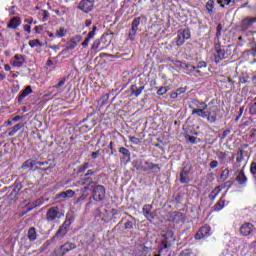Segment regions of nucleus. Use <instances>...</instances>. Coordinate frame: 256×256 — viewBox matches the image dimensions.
Segmentation results:
<instances>
[{"label":"nucleus","mask_w":256,"mask_h":256,"mask_svg":"<svg viewBox=\"0 0 256 256\" xmlns=\"http://www.w3.org/2000/svg\"><path fill=\"white\" fill-rule=\"evenodd\" d=\"M223 31V24H218L216 27V36L214 38V49L215 52L213 54L214 63H221L224 59H227L229 55H231V50L225 48V46H221V32Z\"/></svg>","instance_id":"obj_1"},{"label":"nucleus","mask_w":256,"mask_h":256,"mask_svg":"<svg viewBox=\"0 0 256 256\" xmlns=\"http://www.w3.org/2000/svg\"><path fill=\"white\" fill-rule=\"evenodd\" d=\"M106 195L107 190L105 189V186L96 184L92 189V195L89 197V202L86 204V207H91L93 201H95V203H103Z\"/></svg>","instance_id":"obj_2"},{"label":"nucleus","mask_w":256,"mask_h":256,"mask_svg":"<svg viewBox=\"0 0 256 256\" xmlns=\"http://www.w3.org/2000/svg\"><path fill=\"white\" fill-rule=\"evenodd\" d=\"M172 63L176 67V69H179L180 71H187L186 74L190 75V77H197L199 73H201L200 70H197V67L185 63L181 60H174L172 61Z\"/></svg>","instance_id":"obj_3"},{"label":"nucleus","mask_w":256,"mask_h":256,"mask_svg":"<svg viewBox=\"0 0 256 256\" xmlns=\"http://www.w3.org/2000/svg\"><path fill=\"white\" fill-rule=\"evenodd\" d=\"M192 105H194V109H192V115H196L197 117H201L202 119H207V108L208 105L206 102L199 101L197 99L192 100Z\"/></svg>","instance_id":"obj_4"},{"label":"nucleus","mask_w":256,"mask_h":256,"mask_svg":"<svg viewBox=\"0 0 256 256\" xmlns=\"http://www.w3.org/2000/svg\"><path fill=\"white\" fill-rule=\"evenodd\" d=\"M164 239L160 243L159 249H158V254L154 256H161L162 252L165 251L166 249H171L172 244L171 241H175V235L173 234V231L168 230L164 235Z\"/></svg>","instance_id":"obj_5"},{"label":"nucleus","mask_w":256,"mask_h":256,"mask_svg":"<svg viewBox=\"0 0 256 256\" xmlns=\"http://www.w3.org/2000/svg\"><path fill=\"white\" fill-rule=\"evenodd\" d=\"M95 173H97V170H87L83 177L75 182V187H83L87 185V183H97V181L93 180V175H95Z\"/></svg>","instance_id":"obj_6"},{"label":"nucleus","mask_w":256,"mask_h":256,"mask_svg":"<svg viewBox=\"0 0 256 256\" xmlns=\"http://www.w3.org/2000/svg\"><path fill=\"white\" fill-rule=\"evenodd\" d=\"M74 249H77V244L71 241H67L61 245L59 249L54 251L53 256H65L67 253H69V251H73Z\"/></svg>","instance_id":"obj_7"},{"label":"nucleus","mask_w":256,"mask_h":256,"mask_svg":"<svg viewBox=\"0 0 256 256\" xmlns=\"http://www.w3.org/2000/svg\"><path fill=\"white\" fill-rule=\"evenodd\" d=\"M57 219H61L59 206L50 207L46 212V221H48V223H55Z\"/></svg>","instance_id":"obj_8"},{"label":"nucleus","mask_w":256,"mask_h":256,"mask_svg":"<svg viewBox=\"0 0 256 256\" xmlns=\"http://www.w3.org/2000/svg\"><path fill=\"white\" fill-rule=\"evenodd\" d=\"M191 169H193V166L189 165V163H183V167L180 172V183H191V177H189Z\"/></svg>","instance_id":"obj_9"},{"label":"nucleus","mask_w":256,"mask_h":256,"mask_svg":"<svg viewBox=\"0 0 256 256\" xmlns=\"http://www.w3.org/2000/svg\"><path fill=\"white\" fill-rule=\"evenodd\" d=\"M209 237H211V226H209V224L200 227L194 235L196 241H201L202 239H207Z\"/></svg>","instance_id":"obj_10"},{"label":"nucleus","mask_w":256,"mask_h":256,"mask_svg":"<svg viewBox=\"0 0 256 256\" xmlns=\"http://www.w3.org/2000/svg\"><path fill=\"white\" fill-rule=\"evenodd\" d=\"M141 170L149 171V173H154V175L161 173V167L159 164H153V162L147 160L141 162Z\"/></svg>","instance_id":"obj_11"},{"label":"nucleus","mask_w":256,"mask_h":256,"mask_svg":"<svg viewBox=\"0 0 256 256\" xmlns=\"http://www.w3.org/2000/svg\"><path fill=\"white\" fill-rule=\"evenodd\" d=\"M93 7H95V2L91 0H82L78 5V9L83 11V13H91V11H93Z\"/></svg>","instance_id":"obj_12"},{"label":"nucleus","mask_w":256,"mask_h":256,"mask_svg":"<svg viewBox=\"0 0 256 256\" xmlns=\"http://www.w3.org/2000/svg\"><path fill=\"white\" fill-rule=\"evenodd\" d=\"M217 113H219V108H217V106L207 108L206 119H207L208 123H215V121H217Z\"/></svg>","instance_id":"obj_13"},{"label":"nucleus","mask_w":256,"mask_h":256,"mask_svg":"<svg viewBox=\"0 0 256 256\" xmlns=\"http://www.w3.org/2000/svg\"><path fill=\"white\" fill-rule=\"evenodd\" d=\"M254 23H256V17H249V16L245 17L240 22L241 31H247V29H251Z\"/></svg>","instance_id":"obj_14"},{"label":"nucleus","mask_w":256,"mask_h":256,"mask_svg":"<svg viewBox=\"0 0 256 256\" xmlns=\"http://www.w3.org/2000/svg\"><path fill=\"white\" fill-rule=\"evenodd\" d=\"M13 61L11 62L12 67H15L17 69H21L25 63H27V60L25 58V55L22 54H15L13 56Z\"/></svg>","instance_id":"obj_15"},{"label":"nucleus","mask_w":256,"mask_h":256,"mask_svg":"<svg viewBox=\"0 0 256 256\" xmlns=\"http://www.w3.org/2000/svg\"><path fill=\"white\" fill-rule=\"evenodd\" d=\"M83 40V36L81 35H76L72 37L67 43H66V51H73L77 45L81 43Z\"/></svg>","instance_id":"obj_16"},{"label":"nucleus","mask_w":256,"mask_h":256,"mask_svg":"<svg viewBox=\"0 0 256 256\" xmlns=\"http://www.w3.org/2000/svg\"><path fill=\"white\" fill-rule=\"evenodd\" d=\"M253 229H255L253 223L246 222L240 226V235H242V237H248V235L253 233Z\"/></svg>","instance_id":"obj_17"},{"label":"nucleus","mask_w":256,"mask_h":256,"mask_svg":"<svg viewBox=\"0 0 256 256\" xmlns=\"http://www.w3.org/2000/svg\"><path fill=\"white\" fill-rule=\"evenodd\" d=\"M225 197H227V193H223L217 203L213 206L214 213H219V211H222L225 208V205H229V202L225 200Z\"/></svg>","instance_id":"obj_18"},{"label":"nucleus","mask_w":256,"mask_h":256,"mask_svg":"<svg viewBox=\"0 0 256 256\" xmlns=\"http://www.w3.org/2000/svg\"><path fill=\"white\" fill-rule=\"evenodd\" d=\"M186 217L185 214H183V212H173L170 215V219L169 221H171L172 223H185Z\"/></svg>","instance_id":"obj_19"},{"label":"nucleus","mask_w":256,"mask_h":256,"mask_svg":"<svg viewBox=\"0 0 256 256\" xmlns=\"http://www.w3.org/2000/svg\"><path fill=\"white\" fill-rule=\"evenodd\" d=\"M118 152L122 155L121 161L124 163H131V151L125 147H120L118 149Z\"/></svg>","instance_id":"obj_20"},{"label":"nucleus","mask_w":256,"mask_h":256,"mask_svg":"<svg viewBox=\"0 0 256 256\" xmlns=\"http://www.w3.org/2000/svg\"><path fill=\"white\" fill-rule=\"evenodd\" d=\"M96 33H97V26H93L92 31L88 33L87 37L84 39V41L81 44L83 49H87V47H89V43L91 42V39L95 38Z\"/></svg>","instance_id":"obj_21"},{"label":"nucleus","mask_w":256,"mask_h":256,"mask_svg":"<svg viewBox=\"0 0 256 256\" xmlns=\"http://www.w3.org/2000/svg\"><path fill=\"white\" fill-rule=\"evenodd\" d=\"M152 209H153V206L151 204H145L142 208V213L148 221H153V219H155V216L151 212Z\"/></svg>","instance_id":"obj_22"},{"label":"nucleus","mask_w":256,"mask_h":256,"mask_svg":"<svg viewBox=\"0 0 256 256\" xmlns=\"http://www.w3.org/2000/svg\"><path fill=\"white\" fill-rule=\"evenodd\" d=\"M20 26H21V17L19 16L12 17L7 24V28L13 29V30L17 29Z\"/></svg>","instance_id":"obj_23"},{"label":"nucleus","mask_w":256,"mask_h":256,"mask_svg":"<svg viewBox=\"0 0 256 256\" xmlns=\"http://www.w3.org/2000/svg\"><path fill=\"white\" fill-rule=\"evenodd\" d=\"M41 205H43V199H38L35 202H33L32 204H28L26 207V210L22 211V215H27V213H29V211H33V209H35L37 207H41Z\"/></svg>","instance_id":"obj_24"},{"label":"nucleus","mask_w":256,"mask_h":256,"mask_svg":"<svg viewBox=\"0 0 256 256\" xmlns=\"http://www.w3.org/2000/svg\"><path fill=\"white\" fill-rule=\"evenodd\" d=\"M33 93V88L31 86H26L25 89L18 95V103H21L25 97H29Z\"/></svg>","instance_id":"obj_25"},{"label":"nucleus","mask_w":256,"mask_h":256,"mask_svg":"<svg viewBox=\"0 0 256 256\" xmlns=\"http://www.w3.org/2000/svg\"><path fill=\"white\" fill-rule=\"evenodd\" d=\"M24 127V123H18L14 125L12 128H9L8 137H13L14 135L17 134L18 131H20V129H23Z\"/></svg>","instance_id":"obj_26"},{"label":"nucleus","mask_w":256,"mask_h":256,"mask_svg":"<svg viewBox=\"0 0 256 256\" xmlns=\"http://www.w3.org/2000/svg\"><path fill=\"white\" fill-rule=\"evenodd\" d=\"M236 181L238 185H245L247 183V176L245 175V170H240L238 175L236 176Z\"/></svg>","instance_id":"obj_27"},{"label":"nucleus","mask_w":256,"mask_h":256,"mask_svg":"<svg viewBox=\"0 0 256 256\" xmlns=\"http://www.w3.org/2000/svg\"><path fill=\"white\" fill-rule=\"evenodd\" d=\"M149 247L145 246V244H140L137 247V255L138 256H147L149 255Z\"/></svg>","instance_id":"obj_28"},{"label":"nucleus","mask_w":256,"mask_h":256,"mask_svg":"<svg viewBox=\"0 0 256 256\" xmlns=\"http://www.w3.org/2000/svg\"><path fill=\"white\" fill-rule=\"evenodd\" d=\"M23 30L28 33V35H31V25H33V18H28L24 20Z\"/></svg>","instance_id":"obj_29"},{"label":"nucleus","mask_w":256,"mask_h":256,"mask_svg":"<svg viewBox=\"0 0 256 256\" xmlns=\"http://www.w3.org/2000/svg\"><path fill=\"white\" fill-rule=\"evenodd\" d=\"M145 90V86L137 87V85L131 86V93L132 95H135V97H139L141 93Z\"/></svg>","instance_id":"obj_30"},{"label":"nucleus","mask_w":256,"mask_h":256,"mask_svg":"<svg viewBox=\"0 0 256 256\" xmlns=\"http://www.w3.org/2000/svg\"><path fill=\"white\" fill-rule=\"evenodd\" d=\"M73 223V216H67L63 224L61 225L62 228H64L66 231L69 232V229H71V224Z\"/></svg>","instance_id":"obj_31"},{"label":"nucleus","mask_w":256,"mask_h":256,"mask_svg":"<svg viewBox=\"0 0 256 256\" xmlns=\"http://www.w3.org/2000/svg\"><path fill=\"white\" fill-rule=\"evenodd\" d=\"M111 213H112L111 221H113V223H117V221L121 219V212L115 208H112Z\"/></svg>","instance_id":"obj_32"},{"label":"nucleus","mask_w":256,"mask_h":256,"mask_svg":"<svg viewBox=\"0 0 256 256\" xmlns=\"http://www.w3.org/2000/svg\"><path fill=\"white\" fill-rule=\"evenodd\" d=\"M97 185V182H90L84 185L80 189L81 193H87V191H93L94 187Z\"/></svg>","instance_id":"obj_33"},{"label":"nucleus","mask_w":256,"mask_h":256,"mask_svg":"<svg viewBox=\"0 0 256 256\" xmlns=\"http://www.w3.org/2000/svg\"><path fill=\"white\" fill-rule=\"evenodd\" d=\"M45 165H49V161H37L36 169H40V171H49L51 169V166L45 167Z\"/></svg>","instance_id":"obj_34"},{"label":"nucleus","mask_w":256,"mask_h":256,"mask_svg":"<svg viewBox=\"0 0 256 256\" xmlns=\"http://www.w3.org/2000/svg\"><path fill=\"white\" fill-rule=\"evenodd\" d=\"M219 193H221V188H217V186L210 192L208 199L210 201H213L214 199H217Z\"/></svg>","instance_id":"obj_35"},{"label":"nucleus","mask_w":256,"mask_h":256,"mask_svg":"<svg viewBox=\"0 0 256 256\" xmlns=\"http://www.w3.org/2000/svg\"><path fill=\"white\" fill-rule=\"evenodd\" d=\"M28 45L31 47V49H35V47H43V42H41L39 39H34L30 40Z\"/></svg>","instance_id":"obj_36"},{"label":"nucleus","mask_w":256,"mask_h":256,"mask_svg":"<svg viewBox=\"0 0 256 256\" xmlns=\"http://www.w3.org/2000/svg\"><path fill=\"white\" fill-rule=\"evenodd\" d=\"M213 9H215V1L208 0L206 3V10L210 15H213Z\"/></svg>","instance_id":"obj_37"},{"label":"nucleus","mask_w":256,"mask_h":256,"mask_svg":"<svg viewBox=\"0 0 256 256\" xmlns=\"http://www.w3.org/2000/svg\"><path fill=\"white\" fill-rule=\"evenodd\" d=\"M139 25H141V17H136L133 19L131 23V29H134L135 31H139Z\"/></svg>","instance_id":"obj_38"},{"label":"nucleus","mask_w":256,"mask_h":256,"mask_svg":"<svg viewBox=\"0 0 256 256\" xmlns=\"http://www.w3.org/2000/svg\"><path fill=\"white\" fill-rule=\"evenodd\" d=\"M59 197H62V199H67V197H75V191L73 190H66L64 192H61L59 194Z\"/></svg>","instance_id":"obj_39"},{"label":"nucleus","mask_w":256,"mask_h":256,"mask_svg":"<svg viewBox=\"0 0 256 256\" xmlns=\"http://www.w3.org/2000/svg\"><path fill=\"white\" fill-rule=\"evenodd\" d=\"M28 239L29 241H35L37 239V231L35 228L32 227L28 230Z\"/></svg>","instance_id":"obj_40"},{"label":"nucleus","mask_w":256,"mask_h":256,"mask_svg":"<svg viewBox=\"0 0 256 256\" xmlns=\"http://www.w3.org/2000/svg\"><path fill=\"white\" fill-rule=\"evenodd\" d=\"M89 167H91V164L89 162H85L77 168V174L81 175V173H84L87 169H89Z\"/></svg>","instance_id":"obj_41"},{"label":"nucleus","mask_w":256,"mask_h":256,"mask_svg":"<svg viewBox=\"0 0 256 256\" xmlns=\"http://www.w3.org/2000/svg\"><path fill=\"white\" fill-rule=\"evenodd\" d=\"M186 41L187 40L185 38H183L182 35L178 32L176 41H175L177 47H181L182 45L185 44Z\"/></svg>","instance_id":"obj_42"},{"label":"nucleus","mask_w":256,"mask_h":256,"mask_svg":"<svg viewBox=\"0 0 256 256\" xmlns=\"http://www.w3.org/2000/svg\"><path fill=\"white\" fill-rule=\"evenodd\" d=\"M135 37H137V30H134L133 28H131L127 34V40L135 41Z\"/></svg>","instance_id":"obj_43"},{"label":"nucleus","mask_w":256,"mask_h":256,"mask_svg":"<svg viewBox=\"0 0 256 256\" xmlns=\"http://www.w3.org/2000/svg\"><path fill=\"white\" fill-rule=\"evenodd\" d=\"M69 233L64 227L60 226L56 232V237H65Z\"/></svg>","instance_id":"obj_44"},{"label":"nucleus","mask_w":256,"mask_h":256,"mask_svg":"<svg viewBox=\"0 0 256 256\" xmlns=\"http://www.w3.org/2000/svg\"><path fill=\"white\" fill-rule=\"evenodd\" d=\"M230 173H231V171H229L228 168L222 170V172L220 174L221 181H227V179H229Z\"/></svg>","instance_id":"obj_45"},{"label":"nucleus","mask_w":256,"mask_h":256,"mask_svg":"<svg viewBox=\"0 0 256 256\" xmlns=\"http://www.w3.org/2000/svg\"><path fill=\"white\" fill-rule=\"evenodd\" d=\"M182 35V37L187 41L188 39H191V32L188 29H183L178 32Z\"/></svg>","instance_id":"obj_46"},{"label":"nucleus","mask_w":256,"mask_h":256,"mask_svg":"<svg viewBox=\"0 0 256 256\" xmlns=\"http://www.w3.org/2000/svg\"><path fill=\"white\" fill-rule=\"evenodd\" d=\"M65 35H67V30H65L64 27H60L59 30L56 31V37H58V39L65 37Z\"/></svg>","instance_id":"obj_47"},{"label":"nucleus","mask_w":256,"mask_h":256,"mask_svg":"<svg viewBox=\"0 0 256 256\" xmlns=\"http://www.w3.org/2000/svg\"><path fill=\"white\" fill-rule=\"evenodd\" d=\"M41 15H42V23H46V21H49V17H51V14L49 13L48 10H42Z\"/></svg>","instance_id":"obj_48"},{"label":"nucleus","mask_w":256,"mask_h":256,"mask_svg":"<svg viewBox=\"0 0 256 256\" xmlns=\"http://www.w3.org/2000/svg\"><path fill=\"white\" fill-rule=\"evenodd\" d=\"M65 83H67V78L63 77L59 80V82L56 85H54L52 87H53V89H61V87H63V85H65Z\"/></svg>","instance_id":"obj_49"},{"label":"nucleus","mask_w":256,"mask_h":256,"mask_svg":"<svg viewBox=\"0 0 256 256\" xmlns=\"http://www.w3.org/2000/svg\"><path fill=\"white\" fill-rule=\"evenodd\" d=\"M217 3L222 9H225V5H231V3H233V0H217Z\"/></svg>","instance_id":"obj_50"},{"label":"nucleus","mask_w":256,"mask_h":256,"mask_svg":"<svg viewBox=\"0 0 256 256\" xmlns=\"http://www.w3.org/2000/svg\"><path fill=\"white\" fill-rule=\"evenodd\" d=\"M99 47H101V40L96 39L93 44H92V50L93 51H101V49H99Z\"/></svg>","instance_id":"obj_51"},{"label":"nucleus","mask_w":256,"mask_h":256,"mask_svg":"<svg viewBox=\"0 0 256 256\" xmlns=\"http://www.w3.org/2000/svg\"><path fill=\"white\" fill-rule=\"evenodd\" d=\"M217 157L220 161V163H223L225 159H227V152L219 151L217 152Z\"/></svg>","instance_id":"obj_52"},{"label":"nucleus","mask_w":256,"mask_h":256,"mask_svg":"<svg viewBox=\"0 0 256 256\" xmlns=\"http://www.w3.org/2000/svg\"><path fill=\"white\" fill-rule=\"evenodd\" d=\"M129 142L133 143V145H141V139L134 137V136H128Z\"/></svg>","instance_id":"obj_53"},{"label":"nucleus","mask_w":256,"mask_h":256,"mask_svg":"<svg viewBox=\"0 0 256 256\" xmlns=\"http://www.w3.org/2000/svg\"><path fill=\"white\" fill-rule=\"evenodd\" d=\"M168 91H169V87H160L158 90H157V95H165V94H167L168 93Z\"/></svg>","instance_id":"obj_54"},{"label":"nucleus","mask_w":256,"mask_h":256,"mask_svg":"<svg viewBox=\"0 0 256 256\" xmlns=\"http://www.w3.org/2000/svg\"><path fill=\"white\" fill-rule=\"evenodd\" d=\"M243 150H239L237 152V157H236V163H242L243 162Z\"/></svg>","instance_id":"obj_55"},{"label":"nucleus","mask_w":256,"mask_h":256,"mask_svg":"<svg viewBox=\"0 0 256 256\" xmlns=\"http://www.w3.org/2000/svg\"><path fill=\"white\" fill-rule=\"evenodd\" d=\"M179 256H193V250L185 249L182 252H180Z\"/></svg>","instance_id":"obj_56"},{"label":"nucleus","mask_w":256,"mask_h":256,"mask_svg":"<svg viewBox=\"0 0 256 256\" xmlns=\"http://www.w3.org/2000/svg\"><path fill=\"white\" fill-rule=\"evenodd\" d=\"M107 101H109V94H104V95L99 99L100 105H105V103H107Z\"/></svg>","instance_id":"obj_57"},{"label":"nucleus","mask_w":256,"mask_h":256,"mask_svg":"<svg viewBox=\"0 0 256 256\" xmlns=\"http://www.w3.org/2000/svg\"><path fill=\"white\" fill-rule=\"evenodd\" d=\"M135 225V222L128 220L125 224H124V229L129 230V229H133Z\"/></svg>","instance_id":"obj_58"},{"label":"nucleus","mask_w":256,"mask_h":256,"mask_svg":"<svg viewBox=\"0 0 256 256\" xmlns=\"http://www.w3.org/2000/svg\"><path fill=\"white\" fill-rule=\"evenodd\" d=\"M185 91H187V88L180 87L175 93H173V95H175V97H179V95H182V93H185Z\"/></svg>","instance_id":"obj_59"},{"label":"nucleus","mask_w":256,"mask_h":256,"mask_svg":"<svg viewBox=\"0 0 256 256\" xmlns=\"http://www.w3.org/2000/svg\"><path fill=\"white\" fill-rule=\"evenodd\" d=\"M36 167H37V161L30 159V163H29V168L28 169H30V171H33V170H35Z\"/></svg>","instance_id":"obj_60"},{"label":"nucleus","mask_w":256,"mask_h":256,"mask_svg":"<svg viewBox=\"0 0 256 256\" xmlns=\"http://www.w3.org/2000/svg\"><path fill=\"white\" fill-rule=\"evenodd\" d=\"M29 163H30V159L24 161L20 169H22L23 171H25V169H29Z\"/></svg>","instance_id":"obj_61"},{"label":"nucleus","mask_w":256,"mask_h":256,"mask_svg":"<svg viewBox=\"0 0 256 256\" xmlns=\"http://www.w3.org/2000/svg\"><path fill=\"white\" fill-rule=\"evenodd\" d=\"M231 134V130L230 129H227V130H224L222 132V135L220 136V139H226L227 138V135H230Z\"/></svg>","instance_id":"obj_62"},{"label":"nucleus","mask_w":256,"mask_h":256,"mask_svg":"<svg viewBox=\"0 0 256 256\" xmlns=\"http://www.w3.org/2000/svg\"><path fill=\"white\" fill-rule=\"evenodd\" d=\"M249 81V76H241L239 78V83H241L242 85H245V83H247Z\"/></svg>","instance_id":"obj_63"},{"label":"nucleus","mask_w":256,"mask_h":256,"mask_svg":"<svg viewBox=\"0 0 256 256\" xmlns=\"http://www.w3.org/2000/svg\"><path fill=\"white\" fill-rule=\"evenodd\" d=\"M250 114H251V115H256V102H254V103L250 106Z\"/></svg>","instance_id":"obj_64"}]
</instances>
